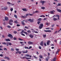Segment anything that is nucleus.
<instances>
[{
	"instance_id": "nucleus-1",
	"label": "nucleus",
	"mask_w": 61,
	"mask_h": 61,
	"mask_svg": "<svg viewBox=\"0 0 61 61\" xmlns=\"http://www.w3.org/2000/svg\"><path fill=\"white\" fill-rule=\"evenodd\" d=\"M13 21L11 19L9 21V24L10 25H13V23H13Z\"/></svg>"
},
{
	"instance_id": "nucleus-2",
	"label": "nucleus",
	"mask_w": 61,
	"mask_h": 61,
	"mask_svg": "<svg viewBox=\"0 0 61 61\" xmlns=\"http://www.w3.org/2000/svg\"><path fill=\"white\" fill-rule=\"evenodd\" d=\"M8 36L9 37H10V38L12 39L13 38V36L12 35L10 34H9L8 35Z\"/></svg>"
},
{
	"instance_id": "nucleus-3",
	"label": "nucleus",
	"mask_w": 61,
	"mask_h": 61,
	"mask_svg": "<svg viewBox=\"0 0 61 61\" xmlns=\"http://www.w3.org/2000/svg\"><path fill=\"white\" fill-rule=\"evenodd\" d=\"M39 27V29H42L43 28V24L41 23Z\"/></svg>"
},
{
	"instance_id": "nucleus-4",
	"label": "nucleus",
	"mask_w": 61,
	"mask_h": 61,
	"mask_svg": "<svg viewBox=\"0 0 61 61\" xmlns=\"http://www.w3.org/2000/svg\"><path fill=\"white\" fill-rule=\"evenodd\" d=\"M21 52H22L23 54L27 53L28 52V51H27V50H26V51H22Z\"/></svg>"
},
{
	"instance_id": "nucleus-5",
	"label": "nucleus",
	"mask_w": 61,
	"mask_h": 61,
	"mask_svg": "<svg viewBox=\"0 0 61 61\" xmlns=\"http://www.w3.org/2000/svg\"><path fill=\"white\" fill-rule=\"evenodd\" d=\"M46 2H45V1H42V0L41 1H40V3H42V5H44V3H46Z\"/></svg>"
},
{
	"instance_id": "nucleus-6",
	"label": "nucleus",
	"mask_w": 61,
	"mask_h": 61,
	"mask_svg": "<svg viewBox=\"0 0 61 61\" xmlns=\"http://www.w3.org/2000/svg\"><path fill=\"white\" fill-rule=\"evenodd\" d=\"M28 44L29 45H31L33 44V42L31 41H29L28 42Z\"/></svg>"
},
{
	"instance_id": "nucleus-7",
	"label": "nucleus",
	"mask_w": 61,
	"mask_h": 61,
	"mask_svg": "<svg viewBox=\"0 0 61 61\" xmlns=\"http://www.w3.org/2000/svg\"><path fill=\"white\" fill-rule=\"evenodd\" d=\"M22 10L24 11H27L28 10L27 9H26V8H23L22 9Z\"/></svg>"
},
{
	"instance_id": "nucleus-8",
	"label": "nucleus",
	"mask_w": 61,
	"mask_h": 61,
	"mask_svg": "<svg viewBox=\"0 0 61 61\" xmlns=\"http://www.w3.org/2000/svg\"><path fill=\"white\" fill-rule=\"evenodd\" d=\"M5 59H7V60H10V59L8 57H7L6 56H5L4 58Z\"/></svg>"
},
{
	"instance_id": "nucleus-9",
	"label": "nucleus",
	"mask_w": 61,
	"mask_h": 61,
	"mask_svg": "<svg viewBox=\"0 0 61 61\" xmlns=\"http://www.w3.org/2000/svg\"><path fill=\"white\" fill-rule=\"evenodd\" d=\"M5 20L6 21H8V18L6 17H5Z\"/></svg>"
},
{
	"instance_id": "nucleus-10",
	"label": "nucleus",
	"mask_w": 61,
	"mask_h": 61,
	"mask_svg": "<svg viewBox=\"0 0 61 61\" xmlns=\"http://www.w3.org/2000/svg\"><path fill=\"white\" fill-rule=\"evenodd\" d=\"M8 9V7H7L6 6L5 7H4V10H7Z\"/></svg>"
},
{
	"instance_id": "nucleus-11",
	"label": "nucleus",
	"mask_w": 61,
	"mask_h": 61,
	"mask_svg": "<svg viewBox=\"0 0 61 61\" xmlns=\"http://www.w3.org/2000/svg\"><path fill=\"white\" fill-rule=\"evenodd\" d=\"M43 41H42L40 43V45L42 46H43Z\"/></svg>"
},
{
	"instance_id": "nucleus-12",
	"label": "nucleus",
	"mask_w": 61,
	"mask_h": 61,
	"mask_svg": "<svg viewBox=\"0 0 61 61\" xmlns=\"http://www.w3.org/2000/svg\"><path fill=\"white\" fill-rule=\"evenodd\" d=\"M50 42V41H48L47 42V45H49V43Z\"/></svg>"
},
{
	"instance_id": "nucleus-13",
	"label": "nucleus",
	"mask_w": 61,
	"mask_h": 61,
	"mask_svg": "<svg viewBox=\"0 0 61 61\" xmlns=\"http://www.w3.org/2000/svg\"><path fill=\"white\" fill-rule=\"evenodd\" d=\"M51 61H56V58H54L53 59L51 60Z\"/></svg>"
},
{
	"instance_id": "nucleus-14",
	"label": "nucleus",
	"mask_w": 61,
	"mask_h": 61,
	"mask_svg": "<svg viewBox=\"0 0 61 61\" xmlns=\"http://www.w3.org/2000/svg\"><path fill=\"white\" fill-rule=\"evenodd\" d=\"M29 36L31 38H33V37L34 36L33 35H32L31 34L29 35Z\"/></svg>"
},
{
	"instance_id": "nucleus-15",
	"label": "nucleus",
	"mask_w": 61,
	"mask_h": 61,
	"mask_svg": "<svg viewBox=\"0 0 61 61\" xmlns=\"http://www.w3.org/2000/svg\"><path fill=\"white\" fill-rule=\"evenodd\" d=\"M5 40L7 41H7H10V40L9 39H5Z\"/></svg>"
},
{
	"instance_id": "nucleus-16",
	"label": "nucleus",
	"mask_w": 61,
	"mask_h": 61,
	"mask_svg": "<svg viewBox=\"0 0 61 61\" xmlns=\"http://www.w3.org/2000/svg\"><path fill=\"white\" fill-rule=\"evenodd\" d=\"M50 13H51V14H54V12L53 11H51L50 12Z\"/></svg>"
},
{
	"instance_id": "nucleus-17",
	"label": "nucleus",
	"mask_w": 61,
	"mask_h": 61,
	"mask_svg": "<svg viewBox=\"0 0 61 61\" xmlns=\"http://www.w3.org/2000/svg\"><path fill=\"white\" fill-rule=\"evenodd\" d=\"M21 17H22L23 18H26L27 17H26V16H21Z\"/></svg>"
},
{
	"instance_id": "nucleus-18",
	"label": "nucleus",
	"mask_w": 61,
	"mask_h": 61,
	"mask_svg": "<svg viewBox=\"0 0 61 61\" xmlns=\"http://www.w3.org/2000/svg\"><path fill=\"white\" fill-rule=\"evenodd\" d=\"M53 19L54 21H56V20H57V19L55 17L53 18Z\"/></svg>"
},
{
	"instance_id": "nucleus-19",
	"label": "nucleus",
	"mask_w": 61,
	"mask_h": 61,
	"mask_svg": "<svg viewBox=\"0 0 61 61\" xmlns=\"http://www.w3.org/2000/svg\"><path fill=\"white\" fill-rule=\"evenodd\" d=\"M22 22L21 23V24L22 25H25V24L24 23V22L22 21Z\"/></svg>"
},
{
	"instance_id": "nucleus-20",
	"label": "nucleus",
	"mask_w": 61,
	"mask_h": 61,
	"mask_svg": "<svg viewBox=\"0 0 61 61\" xmlns=\"http://www.w3.org/2000/svg\"><path fill=\"white\" fill-rule=\"evenodd\" d=\"M57 10L58 12H61V10H60L59 9H56Z\"/></svg>"
},
{
	"instance_id": "nucleus-21",
	"label": "nucleus",
	"mask_w": 61,
	"mask_h": 61,
	"mask_svg": "<svg viewBox=\"0 0 61 61\" xmlns=\"http://www.w3.org/2000/svg\"><path fill=\"white\" fill-rule=\"evenodd\" d=\"M37 20L38 21H41V20H42V19H41V18H40L38 19Z\"/></svg>"
},
{
	"instance_id": "nucleus-22",
	"label": "nucleus",
	"mask_w": 61,
	"mask_h": 61,
	"mask_svg": "<svg viewBox=\"0 0 61 61\" xmlns=\"http://www.w3.org/2000/svg\"><path fill=\"white\" fill-rule=\"evenodd\" d=\"M61 3H58L57 5V6H61Z\"/></svg>"
},
{
	"instance_id": "nucleus-23",
	"label": "nucleus",
	"mask_w": 61,
	"mask_h": 61,
	"mask_svg": "<svg viewBox=\"0 0 61 61\" xmlns=\"http://www.w3.org/2000/svg\"><path fill=\"white\" fill-rule=\"evenodd\" d=\"M39 57L41 58H43V56L41 55H40L39 56Z\"/></svg>"
},
{
	"instance_id": "nucleus-24",
	"label": "nucleus",
	"mask_w": 61,
	"mask_h": 61,
	"mask_svg": "<svg viewBox=\"0 0 61 61\" xmlns=\"http://www.w3.org/2000/svg\"><path fill=\"white\" fill-rule=\"evenodd\" d=\"M29 15H30V16H32V15H33V14L29 13Z\"/></svg>"
},
{
	"instance_id": "nucleus-25",
	"label": "nucleus",
	"mask_w": 61,
	"mask_h": 61,
	"mask_svg": "<svg viewBox=\"0 0 61 61\" xmlns=\"http://www.w3.org/2000/svg\"><path fill=\"white\" fill-rule=\"evenodd\" d=\"M43 36L44 38H45L46 36V35H42Z\"/></svg>"
},
{
	"instance_id": "nucleus-26",
	"label": "nucleus",
	"mask_w": 61,
	"mask_h": 61,
	"mask_svg": "<svg viewBox=\"0 0 61 61\" xmlns=\"http://www.w3.org/2000/svg\"><path fill=\"white\" fill-rule=\"evenodd\" d=\"M40 17H45V16H44V15H42L41 16H40Z\"/></svg>"
},
{
	"instance_id": "nucleus-27",
	"label": "nucleus",
	"mask_w": 61,
	"mask_h": 61,
	"mask_svg": "<svg viewBox=\"0 0 61 61\" xmlns=\"http://www.w3.org/2000/svg\"><path fill=\"white\" fill-rule=\"evenodd\" d=\"M25 56H27V57H28L30 56V55L28 54H26Z\"/></svg>"
},
{
	"instance_id": "nucleus-28",
	"label": "nucleus",
	"mask_w": 61,
	"mask_h": 61,
	"mask_svg": "<svg viewBox=\"0 0 61 61\" xmlns=\"http://www.w3.org/2000/svg\"><path fill=\"white\" fill-rule=\"evenodd\" d=\"M14 34H17V31H14Z\"/></svg>"
},
{
	"instance_id": "nucleus-29",
	"label": "nucleus",
	"mask_w": 61,
	"mask_h": 61,
	"mask_svg": "<svg viewBox=\"0 0 61 61\" xmlns=\"http://www.w3.org/2000/svg\"><path fill=\"white\" fill-rule=\"evenodd\" d=\"M7 4L8 5H9L10 4V5H12V3H10V2H7Z\"/></svg>"
},
{
	"instance_id": "nucleus-30",
	"label": "nucleus",
	"mask_w": 61,
	"mask_h": 61,
	"mask_svg": "<svg viewBox=\"0 0 61 61\" xmlns=\"http://www.w3.org/2000/svg\"><path fill=\"white\" fill-rule=\"evenodd\" d=\"M18 39L19 40H20V41H23V39H22L20 38H18Z\"/></svg>"
},
{
	"instance_id": "nucleus-31",
	"label": "nucleus",
	"mask_w": 61,
	"mask_h": 61,
	"mask_svg": "<svg viewBox=\"0 0 61 61\" xmlns=\"http://www.w3.org/2000/svg\"><path fill=\"white\" fill-rule=\"evenodd\" d=\"M11 51H14V49H13V48H12L11 49Z\"/></svg>"
},
{
	"instance_id": "nucleus-32",
	"label": "nucleus",
	"mask_w": 61,
	"mask_h": 61,
	"mask_svg": "<svg viewBox=\"0 0 61 61\" xmlns=\"http://www.w3.org/2000/svg\"><path fill=\"white\" fill-rule=\"evenodd\" d=\"M14 16L16 18H17V15H14Z\"/></svg>"
},
{
	"instance_id": "nucleus-33",
	"label": "nucleus",
	"mask_w": 61,
	"mask_h": 61,
	"mask_svg": "<svg viewBox=\"0 0 61 61\" xmlns=\"http://www.w3.org/2000/svg\"><path fill=\"white\" fill-rule=\"evenodd\" d=\"M27 32L28 33H31V31H30V30H29L27 31Z\"/></svg>"
},
{
	"instance_id": "nucleus-34",
	"label": "nucleus",
	"mask_w": 61,
	"mask_h": 61,
	"mask_svg": "<svg viewBox=\"0 0 61 61\" xmlns=\"http://www.w3.org/2000/svg\"><path fill=\"white\" fill-rule=\"evenodd\" d=\"M57 31H56L54 33V35H55V34H57Z\"/></svg>"
},
{
	"instance_id": "nucleus-35",
	"label": "nucleus",
	"mask_w": 61,
	"mask_h": 61,
	"mask_svg": "<svg viewBox=\"0 0 61 61\" xmlns=\"http://www.w3.org/2000/svg\"><path fill=\"white\" fill-rule=\"evenodd\" d=\"M2 44H4V45H6V43L5 42H3L2 43Z\"/></svg>"
},
{
	"instance_id": "nucleus-36",
	"label": "nucleus",
	"mask_w": 61,
	"mask_h": 61,
	"mask_svg": "<svg viewBox=\"0 0 61 61\" xmlns=\"http://www.w3.org/2000/svg\"><path fill=\"white\" fill-rule=\"evenodd\" d=\"M25 49H29V48H28V47H25Z\"/></svg>"
},
{
	"instance_id": "nucleus-37",
	"label": "nucleus",
	"mask_w": 61,
	"mask_h": 61,
	"mask_svg": "<svg viewBox=\"0 0 61 61\" xmlns=\"http://www.w3.org/2000/svg\"><path fill=\"white\" fill-rule=\"evenodd\" d=\"M17 51H19V50L18 49H15Z\"/></svg>"
},
{
	"instance_id": "nucleus-38",
	"label": "nucleus",
	"mask_w": 61,
	"mask_h": 61,
	"mask_svg": "<svg viewBox=\"0 0 61 61\" xmlns=\"http://www.w3.org/2000/svg\"><path fill=\"white\" fill-rule=\"evenodd\" d=\"M14 23H16V24H17L18 22H17V20H16L14 21Z\"/></svg>"
},
{
	"instance_id": "nucleus-39",
	"label": "nucleus",
	"mask_w": 61,
	"mask_h": 61,
	"mask_svg": "<svg viewBox=\"0 0 61 61\" xmlns=\"http://www.w3.org/2000/svg\"><path fill=\"white\" fill-rule=\"evenodd\" d=\"M8 43L10 46H11V45H12V43H10L9 42H8Z\"/></svg>"
},
{
	"instance_id": "nucleus-40",
	"label": "nucleus",
	"mask_w": 61,
	"mask_h": 61,
	"mask_svg": "<svg viewBox=\"0 0 61 61\" xmlns=\"http://www.w3.org/2000/svg\"><path fill=\"white\" fill-rule=\"evenodd\" d=\"M45 60H46V61H48V59L47 58H46L45 59Z\"/></svg>"
},
{
	"instance_id": "nucleus-41",
	"label": "nucleus",
	"mask_w": 61,
	"mask_h": 61,
	"mask_svg": "<svg viewBox=\"0 0 61 61\" xmlns=\"http://www.w3.org/2000/svg\"><path fill=\"white\" fill-rule=\"evenodd\" d=\"M35 13H39V12L38 11H35Z\"/></svg>"
},
{
	"instance_id": "nucleus-42",
	"label": "nucleus",
	"mask_w": 61,
	"mask_h": 61,
	"mask_svg": "<svg viewBox=\"0 0 61 61\" xmlns=\"http://www.w3.org/2000/svg\"><path fill=\"white\" fill-rule=\"evenodd\" d=\"M13 40H16V39H17L15 37H14L13 38Z\"/></svg>"
},
{
	"instance_id": "nucleus-43",
	"label": "nucleus",
	"mask_w": 61,
	"mask_h": 61,
	"mask_svg": "<svg viewBox=\"0 0 61 61\" xmlns=\"http://www.w3.org/2000/svg\"><path fill=\"white\" fill-rule=\"evenodd\" d=\"M47 32H51V31L50 30H47Z\"/></svg>"
},
{
	"instance_id": "nucleus-44",
	"label": "nucleus",
	"mask_w": 61,
	"mask_h": 61,
	"mask_svg": "<svg viewBox=\"0 0 61 61\" xmlns=\"http://www.w3.org/2000/svg\"><path fill=\"white\" fill-rule=\"evenodd\" d=\"M7 27L8 28H11V27L10 26H7Z\"/></svg>"
},
{
	"instance_id": "nucleus-45",
	"label": "nucleus",
	"mask_w": 61,
	"mask_h": 61,
	"mask_svg": "<svg viewBox=\"0 0 61 61\" xmlns=\"http://www.w3.org/2000/svg\"><path fill=\"white\" fill-rule=\"evenodd\" d=\"M4 50H5L6 51H7V49L6 48H4Z\"/></svg>"
},
{
	"instance_id": "nucleus-46",
	"label": "nucleus",
	"mask_w": 61,
	"mask_h": 61,
	"mask_svg": "<svg viewBox=\"0 0 61 61\" xmlns=\"http://www.w3.org/2000/svg\"><path fill=\"white\" fill-rule=\"evenodd\" d=\"M30 22H31V23L33 22H34V20H31V21H30Z\"/></svg>"
},
{
	"instance_id": "nucleus-47",
	"label": "nucleus",
	"mask_w": 61,
	"mask_h": 61,
	"mask_svg": "<svg viewBox=\"0 0 61 61\" xmlns=\"http://www.w3.org/2000/svg\"><path fill=\"white\" fill-rule=\"evenodd\" d=\"M41 23V22H40V21H38L37 22V24H38V25H39V23Z\"/></svg>"
},
{
	"instance_id": "nucleus-48",
	"label": "nucleus",
	"mask_w": 61,
	"mask_h": 61,
	"mask_svg": "<svg viewBox=\"0 0 61 61\" xmlns=\"http://www.w3.org/2000/svg\"><path fill=\"white\" fill-rule=\"evenodd\" d=\"M18 53H19V54H21V51H18Z\"/></svg>"
},
{
	"instance_id": "nucleus-49",
	"label": "nucleus",
	"mask_w": 61,
	"mask_h": 61,
	"mask_svg": "<svg viewBox=\"0 0 61 61\" xmlns=\"http://www.w3.org/2000/svg\"><path fill=\"white\" fill-rule=\"evenodd\" d=\"M44 46H46V43H44Z\"/></svg>"
},
{
	"instance_id": "nucleus-50",
	"label": "nucleus",
	"mask_w": 61,
	"mask_h": 61,
	"mask_svg": "<svg viewBox=\"0 0 61 61\" xmlns=\"http://www.w3.org/2000/svg\"><path fill=\"white\" fill-rule=\"evenodd\" d=\"M6 46H9V43H8H8H7Z\"/></svg>"
},
{
	"instance_id": "nucleus-51",
	"label": "nucleus",
	"mask_w": 61,
	"mask_h": 61,
	"mask_svg": "<svg viewBox=\"0 0 61 61\" xmlns=\"http://www.w3.org/2000/svg\"><path fill=\"white\" fill-rule=\"evenodd\" d=\"M54 26H55V24H53L51 26L52 27H54Z\"/></svg>"
},
{
	"instance_id": "nucleus-52",
	"label": "nucleus",
	"mask_w": 61,
	"mask_h": 61,
	"mask_svg": "<svg viewBox=\"0 0 61 61\" xmlns=\"http://www.w3.org/2000/svg\"><path fill=\"white\" fill-rule=\"evenodd\" d=\"M34 33H38V32L36 31H34Z\"/></svg>"
},
{
	"instance_id": "nucleus-53",
	"label": "nucleus",
	"mask_w": 61,
	"mask_h": 61,
	"mask_svg": "<svg viewBox=\"0 0 61 61\" xmlns=\"http://www.w3.org/2000/svg\"><path fill=\"white\" fill-rule=\"evenodd\" d=\"M25 28H27V29H28V28H29L25 26Z\"/></svg>"
},
{
	"instance_id": "nucleus-54",
	"label": "nucleus",
	"mask_w": 61,
	"mask_h": 61,
	"mask_svg": "<svg viewBox=\"0 0 61 61\" xmlns=\"http://www.w3.org/2000/svg\"><path fill=\"white\" fill-rule=\"evenodd\" d=\"M34 57H35V58H36V59H37V57H36V56H34Z\"/></svg>"
},
{
	"instance_id": "nucleus-55",
	"label": "nucleus",
	"mask_w": 61,
	"mask_h": 61,
	"mask_svg": "<svg viewBox=\"0 0 61 61\" xmlns=\"http://www.w3.org/2000/svg\"><path fill=\"white\" fill-rule=\"evenodd\" d=\"M13 10V9L11 8L10 9V11H12Z\"/></svg>"
},
{
	"instance_id": "nucleus-56",
	"label": "nucleus",
	"mask_w": 61,
	"mask_h": 61,
	"mask_svg": "<svg viewBox=\"0 0 61 61\" xmlns=\"http://www.w3.org/2000/svg\"><path fill=\"white\" fill-rule=\"evenodd\" d=\"M42 9H45V7H42L41 8Z\"/></svg>"
},
{
	"instance_id": "nucleus-57",
	"label": "nucleus",
	"mask_w": 61,
	"mask_h": 61,
	"mask_svg": "<svg viewBox=\"0 0 61 61\" xmlns=\"http://www.w3.org/2000/svg\"><path fill=\"white\" fill-rule=\"evenodd\" d=\"M0 56L3 57V55L2 54H0Z\"/></svg>"
},
{
	"instance_id": "nucleus-58",
	"label": "nucleus",
	"mask_w": 61,
	"mask_h": 61,
	"mask_svg": "<svg viewBox=\"0 0 61 61\" xmlns=\"http://www.w3.org/2000/svg\"><path fill=\"white\" fill-rule=\"evenodd\" d=\"M17 26H20V25L19 24H17Z\"/></svg>"
},
{
	"instance_id": "nucleus-59",
	"label": "nucleus",
	"mask_w": 61,
	"mask_h": 61,
	"mask_svg": "<svg viewBox=\"0 0 61 61\" xmlns=\"http://www.w3.org/2000/svg\"><path fill=\"white\" fill-rule=\"evenodd\" d=\"M21 35H22V36H25V35L23 33H22L21 34Z\"/></svg>"
},
{
	"instance_id": "nucleus-60",
	"label": "nucleus",
	"mask_w": 61,
	"mask_h": 61,
	"mask_svg": "<svg viewBox=\"0 0 61 61\" xmlns=\"http://www.w3.org/2000/svg\"><path fill=\"white\" fill-rule=\"evenodd\" d=\"M26 59H30V58L26 57Z\"/></svg>"
},
{
	"instance_id": "nucleus-61",
	"label": "nucleus",
	"mask_w": 61,
	"mask_h": 61,
	"mask_svg": "<svg viewBox=\"0 0 61 61\" xmlns=\"http://www.w3.org/2000/svg\"><path fill=\"white\" fill-rule=\"evenodd\" d=\"M24 33L25 34H26V35H27V34H28L27 33V32H24Z\"/></svg>"
},
{
	"instance_id": "nucleus-62",
	"label": "nucleus",
	"mask_w": 61,
	"mask_h": 61,
	"mask_svg": "<svg viewBox=\"0 0 61 61\" xmlns=\"http://www.w3.org/2000/svg\"><path fill=\"white\" fill-rule=\"evenodd\" d=\"M39 48L40 49H41L42 48H41V46H39Z\"/></svg>"
},
{
	"instance_id": "nucleus-63",
	"label": "nucleus",
	"mask_w": 61,
	"mask_h": 61,
	"mask_svg": "<svg viewBox=\"0 0 61 61\" xmlns=\"http://www.w3.org/2000/svg\"><path fill=\"white\" fill-rule=\"evenodd\" d=\"M26 58L25 57H24L22 58L23 59H25V58Z\"/></svg>"
},
{
	"instance_id": "nucleus-64",
	"label": "nucleus",
	"mask_w": 61,
	"mask_h": 61,
	"mask_svg": "<svg viewBox=\"0 0 61 61\" xmlns=\"http://www.w3.org/2000/svg\"><path fill=\"white\" fill-rule=\"evenodd\" d=\"M46 19H47V18H45L44 19V20H46Z\"/></svg>"
}]
</instances>
